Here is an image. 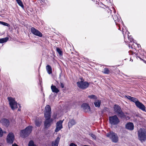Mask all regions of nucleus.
Here are the masks:
<instances>
[{"label": "nucleus", "instance_id": "nucleus-45", "mask_svg": "<svg viewBox=\"0 0 146 146\" xmlns=\"http://www.w3.org/2000/svg\"><path fill=\"white\" fill-rule=\"evenodd\" d=\"M135 44L137 45V47H140V45L139 44H137V43H135Z\"/></svg>", "mask_w": 146, "mask_h": 146}, {"label": "nucleus", "instance_id": "nucleus-1", "mask_svg": "<svg viewBox=\"0 0 146 146\" xmlns=\"http://www.w3.org/2000/svg\"><path fill=\"white\" fill-rule=\"evenodd\" d=\"M51 108L49 105H47L45 107L44 110V116L46 119L44 122L45 127H49L50 125V123L52 121V119H50L51 115Z\"/></svg>", "mask_w": 146, "mask_h": 146}, {"label": "nucleus", "instance_id": "nucleus-43", "mask_svg": "<svg viewBox=\"0 0 146 146\" xmlns=\"http://www.w3.org/2000/svg\"><path fill=\"white\" fill-rule=\"evenodd\" d=\"M129 52L130 54L131 55L133 54V52L132 51L130 50Z\"/></svg>", "mask_w": 146, "mask_h": 146}, {"label": "nucleus", "instance_id": "nucleus-41", "mask_svg": "<svg viewBox=\"0 0 146 146\" xmlns=\"http://www.w3.org/2000/svg\"><path fill=\"white\" fill-rule=\"evenodd\" d=\"M60 86L61 87V88H63L64 87V84L60 82Z\"/></svg>", "mask_w": 146, "mask_h": 146}, {"label": "nucleus", "instance_id": "nucleus-5", "mask_svg": "<svg viewBox=\"0 0 146 146\" xmlns=\"http://www.w3.org/2000/svg\"><path fill=\"white\" fill-rule=\"evenodd\" d=\"M84 80L78 81L76 83L77 86L80 88L84 90L88 87L89 83L87 81H84Z\"/></svg>", "mask_w": 146, "mask_h": 146}, {"label": "nucleus", "instance_id": "nucleus-35", "mask_svg": "<svg viewBox=\"0 0 146 146\" xmlns=\"http://www.w3.org/2000/svg\"><path fill=\"white\" fill-rule=\"evenodd\" d=\"M139 52L142 56H144L146 55V52L140 50L139 51Z\"/></svg>", "mask_w": 146, "mask_h": 146}, {"label": "nucleus", "instance_id": "nucleus-6", "mask_svg": "<svg viewBox=\"0 0 146 146\" xmlns=\"http://www.w3.org/2000/svg\"><path fill=\"white\" fill-rule=\"evenodd\" d=\"M109 120L110 123L113 125H117L120 122L119 120L116 115L109 117Z\"/></svg>", "mask_w": 146, "mask_h": 146}, {"label": "nucleus", "instance_id": "nucleus-26", "mask_svg": "<svg viewBox=\"0 0 146 146\" xmlns=\"http://www.w3.org/2000/svg\"><path fill=\"white\" fill-rule=\"evenodd\" d=\"M9 39V38L8 37H6L5 38L0 39V43H3L4 42H7Z\"/></svg>", "mask_w": 146, "mask_h": 146}, {"label": "nucleus", "instance_id": "nucleus-32", "mask_svg": "<svg viewBox=\"0 0 146 146\" xmlns=\"http://www.w3.org/2000/svg\"><path fill=\"white\" fill-rule=\"evenodd\" d=\"M130 100L131 101L134 102L135 103V104L138 101V100H137V99L133 97H132Z\"/></svg>", "mask_w": 146, "mask_h": 146}, {"label": "nucleus", "instance_id": "nucleus-19", "mask_svg": "<svg viewBox=\"0 0 146 146\" xmlns=\"http://www.w3.org/2000/svg\"><path fill=\"white\" fill-rule=\"evenodd\" d=\"M94 103L95 107L99 108L100 106L101 100H100L96 99L95 100Z\"/></svg>", "mask_w": 146, "mask_h": 146}, {"label": "nucleus", "instance_id": "nucleus-51", "mask_svg": "<svg viewBox=\"0 0 146 146\" xmlns=\"http://www.w3.org/2000/svg\"><path fill=\"white\" fill-rule=\"evenodd\" d=\"M4 133H6V132L5 131V132H4Z\"/></svg>", "mask_w": 146, "mask_h": 146}, {"label": "nucleus", "instance_id": "nucleus-50", "mask_svg": "<svg viewBox=\"0 0 146 146\" xmlns=\"http://www.w3.org/2000/svg\"><path fill=\"white\" fill-rule=\"evenodd\" d=\"M18 110L20 111V110L19 109H18Z\"/></svg>", "mask_w": 146, "mask_h": 146}, {"label": "nucleus", "instance_id": "nucleus-12", "mask_svg": "<svg viewBox=\"0 0 146 146\" xmlns=\"http://www.w3.org/2000/svg\"><path fill=\"white\" fill-rule=\"evenodd\" d=\"M63 121H58L56 123V128L55 130V131L56 132H58L62 128V123Z\"/></svg>", "mask_w": 146, "mask_h": 146}, {"label": "nucleus", "instance_id": "nucleus-20", "mask_svg": "<svg viewBox=\"0 0 146 146\" xmlns=\"http://www.w3.org/2000/svg\"><path fill=\"white\" fill-rule=\"evenodd\" d=\"M1 122L4 125L7 127L9 125V121L6 119H3L1 120Z\"/></svg>", "mask_w": 146, "mask_h": 146}, {"label": "nucleus", "instance_id": "nucleus-30", "mask_svg": "<svg viewBox=\"0 0 146 146\" xmlns=\"http://www.w3.org/2000/svg\"><path fill=\"white\" fill-rule=\"evenodd\" d=\"M0 24L5 26H7L9 27H10V24L4 22L0 21Z\"/></svg>", "mask_w": 146, "mask_h": 146}, {"label": "nucleus", "instance_id": "nucleus-10", "mask_svg": "<svg viewBox=\"0 0 146 146\" xmlns=\"http://www.w3.org/2000/svg\"><path fill=\"white\" fill-rule=\"evenodd\" d=\"M31 32L32 34L36 36L40 37H42V34L40 31L37 30L34 27L31 28Z\"/></svg>", "mask_w": 146, "mask_h": 146}, {"label": "nucleus", "instance_id": "nucleus-42", "mask_svg": "<svg viewBox=\"0 0 146 146\" xmlns=\"http://www.w3.org/2000/svg\"><path fill=\"white\" fill-rule=\"evenodd\" d=\"M122 32L123 34V36H124V37L125 38V36L124 35V33H123V32L124 31V28H123V27H122Z\"/></svg>", "mask_w": 146, "mask_h": 146}, {"label": "nucleus", "instance_id": "nucleus-37", "mask_svg": "<svg viewBox=\"0 0 146 146\" xmlns=\"http://www.w3.org/2000/svg\"><path fill=\"white\" fill-rule=\"evenodd\" d=\"M3 132L2 129L0 127V137H2L3 135Z\"/></svg>", "mask_w": 146, "mask_h": 146}, {"label": "nucleus", "instance_id": "nucleus-53", "mask_svg": "<svg viewBox=\"0 0 146 146\" xmlns=\"http://www.w3.org/2000/svg\"><path fill=\"white\" fill-rule=\"evenodd\" d=\"M0 146H1L0 145Z\"/></svg>", "mask_w": 146, "mask_h": 146}, {"label": "nucleus", "instance_id": "nucleus-8", "mask_svg": "<svg viewBox=\"0 0 146 146\" xmlns=\"http://www.w3.org/2000/svg\"><path fill=\"white\" fill-rule=\"evenodd\" d=\"M7 99L9 102V105L12 110H14L15 109L18 108L17 103L16 102L13 98L10 97H8Z\"/></svg>", "mask_w": 146, "mask_h": 146}, {"label": "nucleus", "instance_id": "nucleus-39", "mask_svg": "<svg viewBox=\"0 0 146 146\" xmlns=\"http://www.w3.org/2000/svg\"><path fill=\"white\" fill-rule=\"evenodd\" d=\"M130 46H131V48H134V49H135V48L133 47V45L129 43V47L130 48Z\"/></svg>", "mask_w": 146, "mask_h": 146}, {"label": "nucleus", "instance_id": "nucleus-48", "mask_svg": "<svg viewBox=\"0 0 146 146\" xmlns=\"http://www.w3.org/2000/svg\"><path fill=\"white\" fill-rule=\"evenodd\" d=\"M114 13H115L116 12H115V10H114Z\"/></svg>", "mask_w": 146, "mask_h": 146}, {"label": "nucleus", "instance_id": "nucleus-25", "mask_svg": "<svg viewBox=\"0 0 146 146\" xmlns=\"http://www.w3.org/2000/svg\"><path fill=\"white\" fill-rule=\"evenodd\" d=\"M46 69L49 74H51L52 73V69L51 66L49 65H47L46 66Z\"/></svg>", "mask_w": 146, "mask_h": 146}, {"label": "nucleus", "instance_id": "nucleus-34", "mask_svg": "<svg viewBox=\"0 0 146 146\" xmlns=\"http://www.w3.org/2000/svg\"><path fill=\"white\" fill-rule=\"evenodd\" d=\"M35 145L34 144L33 141H30L29 143L28 146H35Z\"/></svg>", "mask_w": 146, "mask_h": 146}, {"label": "nucleus", "instance_id": "nucleus-28", "mask_svg": "<svg viewBox=\"0 0 146 146\" xmlns=\"http://www.w3.org/2000/svg\"><path fill=\"white\" fill-rule=\"evenodd\" d=\"M41 3L44 5H48L49 4L48 1L47 0H41Z\"/></svg>", "mask_w": 146, "mask_h": 146}, {"label": "nucleus", "instance_id": "nucleus-52", "mask_svg": "<svg viewBox=\"0 0 146 146\" xmlns=\"http://www.w3.org/2000/svg\"><path fill=\"white\" fill-rule=\"evenodd\" d=\"M92 0V1H93L94 0Z\"/></svg>", "mask_w": 146, "mask_h": 146}, {"label": "nucleus", "instance_id": "nucleus-4", "mask_svg": "<svg viewBox=\"0 0 146 146\" xmlns=\"http://www.w3.org/2000/svg\"><path fill=\"white\" fill-rule=\"evenodd\" d=\"M106 136L109 137L114 143H117L118 141V137L117 134L113 131H110L107 133Z\"/></svg>", "mask_w": 146, "mask_h": 146}, {"label": "nucleus", "instance_id": "nucleus-31", "mask_svg": "<svg viewBox=\"0 0 146 146\" xmlns=\"http://www.w3.org/2000/svg\"><path fill=\"white\" fill-rule=\"evenodd\" d=\"M104 73L105 74H109L110 73V71L108 68H105L104 70Z\"/></svg>", "mask_w": 146, "mask_h": 146}, {"label": "nucleus", "instance_id": "nucleus-36", "mask_svg": "<svg viewBox=\"0 0 146 146\" xmlns=\"http://www.w3.org/2000/svg\"><path fill=\"white\" fill-rule=\"evenodd\" d=\"M89 135H90L94 139H96V136L92 133H90L89 134Z\"/></svg>", "mask_w": 146, "mask_h": 146}, {"label": "nucleus", "instance_id": "nucleus-14", "mask_svg": "<svg viewBox=\"0 0 146 146\" xmlns=\"http://www.w3.org/2000/svg\"><path fill=\"white\" fill-rule=\"evenodd\" d=\"M125 127L127 129L132 131L134 129V125L132 123L129 122L126 124Z\"/></svg>", "mask_w": 146, "mask_h": 146}, {"label": "nucleus", "instance_id": "nucleus-24", "mask_svg": "<svg viewBox=\"0 0 146 146\" xmlns=\"http://www.w3.org/2000/svg\"><path fill=\"white\" fill-rule=\"evenodd\" d=\"M123 27H124L125 29L127 31L126 33H127L128 38L129 40H130V42L131 43L132 42H133L135 43L134 41V40L132 38V36H129L128 34L129 33V32L126 29V28L124 26Z\"/></svg>", "mask_w": 146, "mask_h": 146}, {"label": "nucleus", "instance_id": "nucleus-47", "mask_svg": "<svg viewBox=\"0 0 146 146\" xmlns=\"http://www.w3.org/2000/svg\"><path fill=\"white\" fill-rule=\"evenodd\" d=\"M110 11L111 12V10H109V11H108V12H109Z\"/></svg>", "mask_w": 146, "mask_h": 146}, {"label": "nucleus", "instance_id": "nucleus-2", "mask_svg": "<svg viewBox=\"0 0 146 146\" xmlns=\"http://www.w3.org/2000/svg\"><path fill=\"white\" fill-rule=\"evenodd\" d=\"M32 129V126L29 125L25 129L21 130L20 133L21 136L24 138L28 137L31 132Z\"/></svg>", "mask_w": 146, "mask_h": 146}, {"label": "nucleus", "instance_id": "nucleus-33", "mask_svg": "<svg viewBox=\"0 0 146 146\" xmlns=\"http://www.w3.org/2000/svg\"><path fill=\"white\" fill-rule=\"evenodd\" d=\"M56 51L60 55V56L62 55V51L60 50V49L59 48H57Z\"/></svg>", "mask_w": 146, "mask_h": 146}, {"label": "nucleus", "instance_id": "nucleus-38", "mask_svg": "<svg viewBox=\"0 0 146 146\" xmlns=\"http://www.w3.org/2000/svg\"><path fill=\"white\" fill-rule=\"evenodd\" d=\"M125 97L127 98L128 99L130 100L132 97L129 96H125Z\"/></svg>", "mask_w": 146, "mask_h": 146}, {"label": "nucleus", "instance_id": "nucleus-29", "mask_svg": "<svg viewBox=\"0 0 146 146\" xmlns=\"http://www.w3.org/2000/svg\"><path fill=\"white\" fill-rule=\"evenodd\" d=\"M17 3L18 5L21 7L22 8L24 7V6L23 4V3L21 0H16Z\"/></svg>", "mask_w": 146, "mask_h": 146}, {"label": "nucleus", "instance_id": "nucleus-22", "mask_svg": "<svg viewBox=\"0 0 146 146\" xmlns=\"http://www.w3.org/2000/svg\"><path fill=\"white\" fill-rule=\"evenodd\" d=\"M51 88L52 92H53L57 93L59 92V90L55 86L52 85Z\"/></svg>", "mask_w": 146, "mask_h": 146}, {"label": "nucleus", "instance_id": "nucleus-17", "mask_svg": "<svg viewBox=\"0 0 146 146\" xmlns=\"http://www.w3.org/2000/svg\"><path fill=\"white\" fill-rule=\"evenodd\" d=\"M114 111L116 114L118 113L121 110L120 107L118 105L115 104L113 107Z\"/></svg>", "mask_w": 146, "mask_h": 146}, {"label": "nucleus", "instance_id": "nucleus-49", "mask_svg": "<svg viewBox=\"0 0 146 146\" xmlns=\"http://www.w3.org/2000/svg\"><path fill=\"white\" fill-rule=\"evenodd\" d=\"M19 107H20V105L19 104Z\"/></svg>", "mask_w": 146, "mask_h": 146}, {"label": "nucleus", "instance_id": "nucleus-46", "mask_svg": "<svg viewBox=\"0 0 146 146\" xmlns=\"http://www.w3.org/2000/svg\"><path fill=\"white\" fill-rule=\"evenodd\" d=\"M12 146H18L15 143L12 145Z\"/></svg>", "mask_w": 146, "mask_h": 146}, {"label": "nucleus", "instance_id": "nucleus-9", "mask_svg": "<svg viewBox=\"0 0 146 146\" xmlns=\"http://www.w3.org/2000/svg\"><path fill=\"white\" fill-rule=\"evenodd\" d=\"M15 139L13 134L12 133H9L7 136V141L8 143L11 144L13 143Z\"/></svg>", "mask_w": 146, "mask_h": 146}, {"label": "nucleus", "instance_id": "nucleus-27", "mask_svg": "<svg viewBox=\"0 0 146 146\" xmlns=\"http://www.w3.org/2000/svg\"><path fill=\"white\" fill-rule=\"evenodd\" d=\"M88 98L91 100H96L97 99V96L94 95H89L88 96Z\"/></svg>", "mask_w": 146, "mask_h": 146}, {"label": "nucleus", "instance_id": "nucleus-16", "mask_svg": "<svg viewBox=\"0 0 146 146\" xmlns=\"http://www.w3.org/2000/svg\"><path fill=\"white\" fill-rule=\"evenodd\" d=\"M118 116L121 119H129L130 118L129 116H127L125 115L122 110H121L117 114Z\"/></svg>", "mask_w": 146, "mask_h": 146}, {"label": "nucleus", "instance_id": "nucleus-23", "mask_svg": "<svg viewBox=\"0 0 146 146\" xmlns=\"http://www.w3.org/2000/svg\"><path fill=\"white\" fill-rule=\"evenodd\" d=\"M76 123V122L73 119L70 120L68 123V126L69 127H72L73 125H75Z\"/></svg>", "mask_w": 146, "mask_h": 146}, {"label": "nucleus", "instance_id": "nucleus-7", "mask_svg": "<svg viewBox=\"0 0 146 146\" xmlns=\"http://www.w3.org/2000/svg\"><path fill=\"white\" fill-rule=\"evenodd\" d=\"M113 20H114L116 25H117L119 27L118 29L121 30V28L120 27L121 24L122 25H124L122 21L121 18L119 16L118 17L117 15H114L112 16Z\"/></svg>", "mask_w": 146, "mask_h": 146}, {"label": "nucleus", "instance_id": "nucleus-3", "mask_svg": "<svg viewBox=\"0 0 146 146\" xmlns=\"http://www.w3.org/2000/svg\"><path fill=\"white\" fill-rule=\"evenodd\" d=\"M138 138L141 142L146 140V131L144 129H140L138 131Z\"/></svg>", "mask_w": 146, "mask_h": 146}, {"label": "nucleus", "instance_id": "nucleus-21", "mask_svg": "<svg viewBox=\"0 0 146 146\" xmlns=\"http://www.w3.org/2000/svg\"><path fill=\"white\" fill-rule=\"evenodd\" d=\"M42 119L39 118H36L35 121V124L37 127H39L42 123Z\"/></svg>", "mask_w": 146, "mask_h": 146}, {"label": "nucleus", "instance_id": "nucleus-40", "mask_svg": "<svg viewBox=\"0 0 146 146\" xmlns=\"http://www.w3.org/2000/svg\"><path fill=\"white\" fill-rule=\"evenodd\" d=\"M70 146H77V145L73 143H71L70 144Z\"/></svg>", "mask_w": 146, "mask_h": 146}, {"label": "nucleus", "instance_id": "nucleus-13", "mask_svg": "<svg viewBox=\"0 0 146 146\" xmlns=\"http://www.w3.org/2000/svg\"><path fill=\"white\" fill-rule=\"evenodd\" d=\"M136 106L143 111H145V108L144 105L141 103L139 102L138 100L135 104Z\"/></svg>", "mask_w": 146, "mask_h": 146}, {"label": "nucleus", "instance_id": "nucleus-44", "mask_svg": "<svg viewBox=\"0 0 146 146\" xmlns=\"http://www.w3.org/2000/svg\"><path fill=\"white\" fill-rule=\"evenodd\" d=\"M52 117H53V118L54 119H55L56 118V115L54 114V115H53Z\"/></svg>", "mask_w": 146, "mask_h": 146}, {"label": "nucleus", "instance_id": "nucleus-15", "mask_svg": "<svg viewBox=\"0 0 146 146\" xmlns=\"http://www.w3.org/2000/svg\"><path fill=\"white\" fill-rule=\"evenodd\" d=\"M118 116L121 119H129L130 118L129 116H127L125 115L122 110H121L117 114Z\"/></svg>", "mask_w": 146, "mask_h": 146}, {"label": "nucleus", "instance_id": "nucleus-18", "mask_svg": "<svg viewBox=\"0 0 146 146\" xmlns=\"http://www.w3.org/2000/svg\"><path fill=\"white\" fill-rule=\"evenodd\" d=\"M60 138L59 137H57L54 141H53L52 143V146H58Z\"/></svg>", "mask_w": 146, "mask_h": 146}, {"label": "nucleus", "instance_id": "nucleus-11", "mask_svg": "<svg viewBox=\"0 0 146 146\" xmlns=\"http://www.w3.org/2000/svg\"><path fill=\"white\" fill-rule=\"evenodd\" d=\"M81 107L86 112H88L90 111V107L87 104L85 103L81 105Z\"/></svg>", "mask_w": 146, "mask_h": 146}]
</instances>
